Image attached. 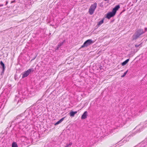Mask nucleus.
I'll use <instances>...</instances> for the list:
<instances>
[{"label":"nucleus","instance_id":"7ed1b4c3","mask_svg":"<svg viewBox=\"0 0 147 147\" xmlns=\"http://www.w3.org/2000/svg\"><path fill=\"white\" fill-rule=\"evenodd\" d=\"M34 71L33 69L32 68H30L27 71H25L22 73V78H24L25 77H27L30 74L33 72Z\"/></svg>","mask_w":147,"mask_h":147},{"label":"nucleus","instance_id":"5701e85b","mask_svg":"<svg viewBox=\"0 0 147 147\" xmlns=\"http://www.w3.org/2000/svg\"><path fill=\"white\" fill-rule=\"evenodd\" d=\"M15 2V0H14V1H12L11 3H14V2Z\"/></svg>","mask_w":147,"mask_h":147},{"label":"nucleus","instance_id":"dca6fc26","mask_svg":"<svg viewBox=\"0 0 147 147\" xmlns=\"http://www.w3.org/2000/svg\"><path fill=\"white\" fill-rule=\"evenodd\" d=\"M104 22V21H103V19L102 20H101L99 22H98V26H100V25H101L102 24V23H103Z\"/></svg>","mask_w":147,"mask_h":147},{"label":"nucleus","instance_id":"0eeeda50","mask_svg":"<svg viewBox=\"0 0 147 147\" xmlns=\"http://www.w3.org/2000/svg\"><path fill=\"white\" fill-rule=\"evenodd\" d=\"M120 6L119 5H116L113 9L112 10L113 12H114L115 14H116L117 11L118 10Z\"/></svg>","mask_w":147,"mask_h":147},{"label":"nucleus","instance_id":"f3484780","mask_svg":"<svg viewBox=\"0 0 147 147\" xmlns=\"http://www.w3.org/2000/svg\"><path fill=\"white\" fill-rule=\"evenodd\" d=\"M128 70H127L123 74V75L121 76V77L122 78H123V77H124L126 75V74L128 72Z\"/></svg>","mask_w":147,"mask_h":147},{"label":"nucleus","instance_id":"4468645a","mask_svg":"<svg viewBox=\"0 0 147 147\" xmlns=\"http://www.w3.org/2000/svg\"><path fill=\"white\" fill-rule=\"evenodd\" d=\"M140 147H147V142L142 143Z\"/></svg>","mask_w":147,"mask_h":147},{"label":"nucleus","instance_id":"ddd939ff","mask_svg":"<svg viewBox=\"0 0 147 147\" xmlns=\"http://www.w3.org/2000/svg\"><path fill=\"white\" fill-rule=\"evenodd\" d=\"M129 59H126L125 61L121 63V65L122 66H124L128 62Z\"/></svg>","mask_w":147,"mask_h":147},{"label":"nucleus","instance_id":"6e6552de","mask_svg":"<svg viewBox=\"0 0 147 147\" xmlns=\"http://www.w3.org/2000/svg\"><path fill=\"white\" fill-rule=\"evenodd\" d=\"M97 6V3H94L93 4L91 5L90 8L92 9L95 10Z\"/></svg>","mask_w":147,"mask_h":147},{"label":"nucleus","instance_id":"bb28decb","mask_svg":"<svg viewBox=\"0 0 147 147\" xmlns=\"http://www.w3.org/2000/svg\"><path fill=\"white\" fill-rule=\"evenodd\" d=\"M110 132L111 133H112V132H113V130H111V131H110Z\"/></svg>","mask_w":147,"mask_h":147},{"label":"nucleus","instance_id":"423d86ee","mask_svg":"<svg viewBox=\"0 0 147 147\" xmlns=\"http://www.w3.org/2000/svg\"><path fill=\"white\" fill-rule=\"evenodd\" d=\"M87 112L86 111H85L81 116V119H84L87 118Z\"/></svg>","mask_w":147,"mask_h":147},{"label":"nucleus","instance_id":"a878e982","mask_svg":"<svg viewBox=\"0 0 147 147\" xmlns=\"http://www.w3.org/2000/svg\"><path fill=\"white\" fill-rule=\"evenodd\" d=\"M13 122H14V121H12L11 122V124H12Z\"/></svg>","mask_w":147,"mask_h":147},{"label":"nucleus","instance_id":"b1692460","mask_svg":"<svg viewBox=\"0 0 147 147\" xmlns=\"http://www.w3.org/2000/svg\"><path fill=\"white\" fill-rule=\"evenodd\" d=\"M8 2L7 1H6V4H5V5H7V4H8Z\"/></svg>","mask_w":147,"mask_h":147},{"label":"nucleus","instance_id":"412c9836","mask_svg":"<svg viewBox=\"0 0 147 147\" xmlns=\"http://www.w3.org/2000/svg\"><path fill=\"white\" fill-rule=\"evenodd\" d=\"M59 47L57 46H56L55 47V50H57L59 48Z\"/></svg>","mask_w":147,"mask_h":147},{"label":"nucleus","instance_id":"f8f14e48","mask_svg":"<svg viewBox=\"0 0 147 147\" xmlns=\"http://www.w3.org/2000/svg\"><path fill=\"white\" fill-rule=\"evenodd\" d=\"M94 11L95 10H94V9H92L91 8H90L89 9L88 11V12L89 14L90 15H92Z\"/></svg>","mask_w":147,"mask_h":147},{"label":"nucleus","instance_id":"1a4fd4ad","mask_svg":"<svg viewBox=\"0 0 147 147\" xmlns=\"http://www.w3.org/2000/svg\"><path fill=\"white\" fill-rule=\"evenodd\" d=\"M77 113V111H71L69 113V114L70 116L74 117V116L75 114Z\"/></svg>","mask_w":147,"mask_h":147},{"label":"nucleus","instance_id":"2eb2a0df","mask_svg":"<svg viewBox=\"0 0 147 147\" xmlns=\"http://www.w3.org/2000/svg\"><path fill=\"white\" fill-rule=\"evenodd\" d=\"M12 147H18L17 144L15 142H13L12 144Z\"/></svg>","mask_w":147,"mask_h":147},{"label":"nucleus","instance_id":"6ab92c4d","mask_svg":"<svg viewBox=\"0 0 147 147\" xmlns=\"http://www.w3.org/2000/svg\"><path fill=\"white\" fill-rule=\"evenodd\" d=\"M72 144L71 143H69V144H67L65 147H68L69 146H70Z\"/></svg>","mask_w":147,"mask_h":147},{"label":"nucleus","instance_id":"20e7f679","mask_svg":"<svg viewBox=\"0 0 147 147\" xmlns=\"http://www.w3.org/2000/svg\"><path fill=\"white\" fill-rule=\"evenodd\" d=\"M26 117V116L25 115V113H23L18 115L16 117L15 120L20 119V121L19 122H20L24 120Z\"/></svg>","mask_w":147,"mask_h":147},{"label":"nucleus","instance_id":"9b49d317","mask_svg":"<svg viewBox=\"0 0 147 147\" xmlns=\"http://www.w3.org/2000/svg\"><path fill=\"white\" fill-rule=\"evenodd\" d=\"M64 119V117L62 118L61 119H60L59 121H58L54 125H56L61 123L63 120Z\"/></svg>","mask_w":147,"mask_h":147},{"label":"nucleus","instance_id":"4be33fe9","mask_svg":"<svg viewBox=\"0 0 147 147\" xmlns=\"http://www.w3.org/2000/svg\"><path fill=\"white\" fill-rule=\"evenodd\" d=\"M147 30V28H145V30H144V31H145V32Z\"/></svg>","mask_w":147,"mask_h":147},{"label":"nucleus","instance_id":"39448f33","mask_svg":"<svg viewBox=\"0 0 147 147\" xmlns=\"http://www.w3.org/2000/svg\"><path fill=\"white\" fill-rule=\"evenodd\" d=\"M115 14L112 11L111 12H109L107 14L106 18L109 19L111 17L114 16Z\"/></svg>","mask_w":147,"mask_h":147},{"label":"nucleus","instance_id":"9d476101","mask_svg":"<svg viewBox=\"0 0 147 147\" xmlns=\"http://www.w3.org/2000/svg\"><path fill=\"white\" fill-rule=\"evenodd\" d=\"M0 64L2 67V72H4L5 69V64L2 61H0Z\"/></svg>","mask_w":147,"mask_h":147},{"label":"nucleus","instance_id":"f03ea898","mask_svg":"<svg viewBox=\"0 0 147 147\" xmlns=\"http://www.w3.org/2000/svg\"><path fill=\"white\" fill-rule=\"evenodd\" d=\"M94 42L91 39L87 40L84 42L83 44L81 46L80 49L87 47L93 44Z\"/></svg>","mask_w":147,"mask_h":147},{"label":"nucleus","instance_id":"aec40b11","mask_svg":"<svg viewBox=\"0 0 147 147\" xmlns=\"http://www.w3.org/2000/svg\"><path fill=\"white\" fill-rule=\"evenodd\" d=\"M63 42H60L58 44L57 46L59 47L61 46L63 44Z\"/></svg>","mask_w":147,"mask_h":147},{"label":"nucleus","instance_id":"a211bd4d","mask_svg":"<svg viewBox=\"0 0 147 147\" xmlns=\"http://www.w3.org/2000/svg\"><path fill=\"white\" fill-rule=\"evenodd\" d=\"M141 44H140L139 45H135V47L136 48H137L138 47H141V46H142Z\"/></svg>","mask_w":147,"mask_h":147},{"label":"nucleus","instance_id":"f257e3e1","mask_svg":"<svg viewBox=\"0 0 147 147\" xmlns=\"http://www.w3.org/2000/svg\"><path fill=\"white\" fill-rule=\"evenodd\" d=\"M145 33V31L143 29H139L136 30L132 36L133 40H136L140 36Z\"/></svg>","mask_w":147,"mask_h":147},{"label":"nucleus","instance_id":"393cba45","mask_svg":"<svg viewBox=\"0 0 147 147\" xmlns=\"http://www.w3.org/2000/svg\"><path fill=\"white\" fill-rule=\"evenodd\" d=\"M3 4H0V7L3 6Z\"/></svg>","mask_w":147,"mask_h":147}]
</instances>
